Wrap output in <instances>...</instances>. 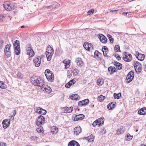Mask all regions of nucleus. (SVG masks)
I'll return each instance as SVG.
<instances>
[{
  "label": "nucleus",
  "instance_id": "f257e3e1",
  "mask_svg": "<svg viewBox=\"0 0 146 146\" xmlns=\"http://www.w3.org/2000/svg\"><path fill=\"white\" fill-rule=\"evenodd\" d=\"M31 82L35 86H36L40 87L41 90L44 91L49 93L51 92L50 88L46 85L44 84L42 80L40 78L33 76L31 77Z\"/></svg>",
  "mask_w": 146,
  "mask_h": 146
},
{
  "label": "nucleus",
  "instance_id": "f03ea898",
  "mask_svg": "<svg viewBox=\"0 0 146 146\" xmlns=\"http://www.w3.org/2000/svg\"><path fill=\"white\" fill-rule=\"evenodd\" d=\"M45 74L48 81L52 82L54 80V75L52 72L49 69L45 70Z\"/></svg>",
  "mask_w": 146,
  "mask_h": 146
},
{
  "label": "nucleus",
  "instance_id": "7ed1b4c3",
  "mask_svg": "<svg viewBox=\"0 0 146 146\" xmlns=\"http://www.w3.org/2000/svg\"><path fill=\"white\" fill-rule=\"evenodd\" d=\"M45 119L44 117L42 115L38 117L37 120L36 122V124L38 126H41L44 123Z\"/></svg>",
  "mask_w": 146,
  "mask_h": 146
},
{
  "label": "nucleus",
  "instance_id": "20e7f679",
  "mask_svg": "<svg viewBox=\"0 0 146 146\" xmlns=\"http://www.w3.org/2000/svg\"><path fill=\"white\" fill-rule=\"evenodd\" d=\"M134 77V72L133 71H131L129 72L127 75L126 79L127 83H129L131 82Z\"/></svg>",
  "mask_w": 146,
  "mask_h": 146
},
{
  "label": "nucleus",
  "instance_id": "39448f33",
  "mask_svg": "<svg viewBox=\"0 0 146 146\" xmlns=\"http://www.w3.org/2000/svg\"><path fill=\"white\" fill-rule=\"evenodd\" d=\"M11 45L10 44H7L5 46L4 52L6 56L8 57H10L11 55L10 47Z\"/></svg>",
  "mask_w": 146,
  "mask_h": 146
},
{
  "label": "nucleus",
  "instance_id": "423d86ee",
  "mask_svg": "<svg viewBox=\"0 0 146 146\" xmlns=\"http://www.w3.org/2000/svg\"><path fill=\"white\" fill-rule=\"evenodd\" d=\"M85 117L83 114L74 115L72 117V120L74 121L81 120L83 119Z\"/></svg>",
  "mask_w": 146,
  "mask_h": 146
},
{
  "label": "nucleus",
  "instance_id": "0eeeda50",
  "mask_svg": "<svg viewBox=\"0 0 146 146\" xmlns=\"http://www.w3.org/2000/svg\"><path fill=\"white\" fill-rule=\"evenodd\" d=\"M27 54L30 57H32L34 55L35 53L32 49V46L29 44L26 47Z\"/></svg>",
  "mask_w": 146,
  "mask_h": 146
},
{
  "label": "nucleus",
  "instance_id": "6e6552de",
  "mask_svg": "<svg viewBox=\"0 0 146 146\" xmlns=\"http://www.w3.org/2000/svg\"><path fill=\"white\" fill-rule=\"evenodd\" d=\"M3 7L6 10L8 11H10L13 8L14 9V6L12 4L7 2L4 4Z\"/></svg>",
  "mask_w": 146,
  "mask_h": 146
},
{
  "label": "nucleus",
  "instance_id": "1a4fd4ad",
  "mask_svg": "<svg viewBox=\"0 0 146 146\" xmlns=\"http://www.w3.org/2000/svg\"><path fill=\"white\" fill-rule=\"evenodd\" d=\"M41 58L40 57H35L33 60L34 63L36 67H39L41 63Z\"/></svg>",
  "mask_w": 146,
  "mask_h": 146
},
{
  "label": "nucleus",
  "instance_id": "9d476101",
  "mask_svg": "<svg viewBox=\"0 0 146 146\" xmlns=\"http://www.w3.org/2000/svg\"><path fill=\"white\" fill-rule=\"evenodd\" d=\"M11 120L10 119H5L2 122L3 127L4 129H6L8 127L10 123Z\"/></svg>",
  "mask_w": 146,
  "mask_h": 146
},
{
  "label": "nucleus",
  "instance_id": "9b49d317",
  "mask_svg": "<svg viewBox=\"0 0 146 146\" xmlns=\"http://www.w3.org/2000/svg\"><path fill=\"white\" fill-rule=\"evenodd\" d=\"M89 100L88 99H87L79 102L78 105V106L80 107L85 106L89 103Z\"/></svg>",
  "mask_w": 146,
  "mask_h": 146
},
{
  "label": "nucleus",
  "instance_id": "f8f14e48",
  "mask_svg": "<svg viewBox=\"0 0 146 146\" xmlns=\"http://www.w3.org/2000/svg\"><path fill=\"white\" fill-rule=\"evenodd\" d=\"M123 58L125 61L127 62H130L132 59V55L131 54H127V53H125Z\"/></svg>",
  "mask_w": 146,
  "mask_h": 146
},
{
  "label": "nucleus",
  "instance_id": "ddd939ff",
  "mask_svg": "<svg viewBox=\"0 0 146 146\" xmlns=\"http://www.w3.org/2000/svg\"><path fill=\"white\" fill-rule=\"evenodd\" d=\"M136 58L139 60H143L145 57L144 54H141L138 52H136Z\"/></svg>",
  "mask_w": 146,
  "mask_h": 146
},
{
  "label": "nucleus",
  "instance_id": "4468645a",
  "mask_svg": "<svg viewBox=\"0 0 146 146\" xmlns=\"http://www.w3.org/2000/svg\"><path fill=\"white\" fill-rule=\"evenodd\" d=\"M75 62L77 65L79 67L82 66L84 64V62L80 58H76V59Z\"/></svg>",
  "mask_w": 146,
  "mask_h": 146
},
{
  "label": "nucleus",
  "instance_id": "2eb2a0df",
  "mask_svg": "<svg viewBox=\"0 0 146 146\" xmlns=\"http://www.w3.org/2000/svg\"><path fill=\"white\" fill-rule=\"evenodd\" d=\"M99 38L101 42L104 43H105L107 42V38L102 34H100L99 35Z\"/></svg>",
  "mask_w": 146,
  "mask_h": 146
},
{
  "label": "nucleus",
  "instance_id": "dca6fc26",
  "mask_svg": "<svg viewBox=\"0 0 146 146\" xmlns=\"http://www.w3.org/2000/svg\"><path fill=\"white\" fill-rule=\"evenodd\" d=\"M68 146H80L79 143L76 141L72 140L68 144Z\"/></svg>",
  "mask_w": 146,
  "mask_h": 146
},
{
  "label": "nucleus",
  "instance_id": "f3484780",
  "mask_svg": "<svg viewBox=\"0 0 146 146\" xmlns=\"http://www.w3.org/2000/svg\"><path fill=\"white\" fill-rule=\"evenodd\" d=\"M125 129L124 127L122 126L118 128L117 130V134L118 135L122 134L124 132Z\"/></svg>",
  "mask_w": 146,
  "mask_h": 146
},
{
  "label": "nucleus",
  "instance_id": "a211bd4d",
  "mask_svg": "<svg viewBox=\"0 0 146 146\" xmlns=\"http://www.w3.org/2000/svg\"><path fill=\"white\" fill-rule=\"evenodd\" d=\"M62 62L65 64V68L67 69L70 67V60L65 59Z\"/></svg>",
  "mask_w": 146,
  "mask_h": 146
},
{
  "label": "nucleus",
  "instance_id": "6ab92c4d",
  "mask_svg": "<svg viewBox=\"0 0 146 146\" xmlns=\"http://www.w3.org/2000/svg\"><path fill=\"white\" fill-rule=\"evenodd\" d=\"M102 54L98 50H95L94 52V57L98 60L100 59Z\"/></svg>",
  "mask_w": 146,
  "mask_h": 146
},
{
  "label": "nucleus",
  "instance_id": "aec40b11",
  "mask_svg": "<svg viewBox=\"0 0 146 146\" xmlns=\"http://www.w3.org/2000/svg\"><path fill=\"white\" fill-rule=\"evenodd\" d=\"M138 113L140 115H145L146 114V108L143 107L141 109L138 111Z\"/></svg>",
  "mask_w": 146,
  "mask_h": 146
},
{
  "label": "nucleus",
  "instance_id": "412c9836",
  "mask_svg": "<svg viewBox=\"0 0 146 146\" xmlns=\"http://www.w3.org/2000/svg\"><path fill=\"white\" fill-rule=\"evenodd\" d=\"M81 127L80 126H78L74 129V133L77 135L79 134L82 131Z\"/></svg>",
  "mask_w": 146,
  "mask_h": 146
},
{
  "label": "nucleus",
  "instance_id": "4be33fe9",
  "mask_svg": "<svg viewBox=\"0 0 146 146\" xmlns=\"http://www.w3.org/2000/svg\"><path fill=\"white\" fill-rule=\"evenodd\" d=\"M58 129L56 126H53L51 128V132L52 134H56L58 132Z\"/></svg>",
  "mask_w": 146,
  "mask_h": 146
},
{
  "label": "nucleus",
  "instance_id": "5701e85b",
  "mask_svg": "<svg viewBox=\"0 0 146 146\" xmlns=\"http://www.w3.org/2000/svg\"><path fill=\"white\" fill-rule=\"evenodd\" d=\"M63 109L64 110V113H71L73 110V107H71L70 108H68L66 107H64Z\"/></svg>",
  "mask_w": 146,
  "mask_h": 146
},
{
  "label": "nucleus",
  "instance_id": "b1692460",
  "mask_svg": "<svg viewBox=\"0 0 146 146\" xmlns=\"http://www.w3.org/2000/svg\"><path fill=\"white\" fill-rule=\"evenodd\" d=\"M53 52H46V55L48 61H49L51 60L52 56L53 55Z\"/></svg>",
  "mask_w": 146,
  "mask_h": 146
},
{
  "label": "nucleus",
  "instance_id": "393cba45",
  "mask_svg": "<svg viewBox=\"0 0 146 146\" xmlns=\"http://www.w3.org/2000/svg\"><path fill=\"white\" fill-rule=\"evenodd\" d=\"M114 65L116 67V68L118 70L121 69L122 68V65L121 64L117 62L114 61L113 62Z\"/></svg>",
  "mask_w": 146,
  "mask_h": 146
},
{
  "label": "nucleus",
  "instance_id": "a878e982",
  "mask_svg": "<svg viewBox=\"0 0 146 146\" xmlns=\"http://www.w3.org/2000/svg\"><path fill=\"white\" fill-rule=\"evenodd\" d=\"M116 103L114 102L110 103L107 106L108 109L109 110H111L115 107Z\"/></svg>",
  "mask_w": 146,
  "mask_h": 146
},
{
  "label": "nucleus",
  "instance_id": "bb28decb",
  "mask_svg": "<svg viewBox=\"0 0 146 146\" xmlns=\"http://www.w3.org/2000/svg\"><path fill=\"white\" fill-rule=\"evenodd\" d=\"M70 98L72 100H78L80 99V97L77 94H74L72 95Z\"/></svg>",
  "mask_w": 146,
  "mask_h": 146
},
{
  "label": "nucleus",
  "instance_id": "cd10ccee",
  "mask_svg": "<svg viewBox=\"0 0 146 146\" xmlns=\"http://www.w3.org/2000/svg\"><path fill=\"white\" fill-rule=\"evenodd\" d=\"M104 119L100 118L96 120V122H97L98 125H102L104 124Z\"/></svg>",
  "mask_w": 146,
  "mask_h": 146
},
{
  "label": "nucleus",
  "instance_id": "c85d7f7f",
  "mask_svg": "<svg viewBox=\"0 0 146 146\" xmlns=\"http://www.w3.org/2000/svg\"><path fill=\"white\" fill-rule=\"evenodd\" d=\"M7 88V85L2 81H0V88L3 89H5Z\"/></svg>",
  "mask_w": 146,
  "mask_h": 146
},
{
  "label": "nucleus",
  "instance_id": "c756f323",
  "mask_svg": "<svg viewBox=\"0 0 146 146\" xmlns=\"http://www.w3.org/2000/svg\"><path fill=\"white\" fill-rule=\"evenodd\" d=\"M14 49H16L20 47L19 42L18 40L15 41L13 44Z\"/></svg>",
  "mask_w": 146,
  "mask_h": 146
},
{
  "label": "nucleus",
  "instance_id": "7c9ffc66",
  "mask_svg": "<svg viewBox=\"0 0 146 146\" xmlns=\"http://www.w3.org/2000/svg\"><path fill=\"white\" fill-rule=\"evenodd\" d=\"M104 83L103 80L102 78H99L97 80V83L99 86H101Z\"/></svg>",
  "mask_w": 146,
  "mask_h": 146
},
{
  "label": "nucleus",
  "instance_id": "2f4dec72",
  "mask_svg": "<svg viewBox=\"0 0 146 146\" xmlns=\"http://www.w3.org/2000/svg\"><path fill=\"white\" fill-rule=\"evenodd\" d=\"M133 136L131 135L129 133L126 134L125 137V140L126 141H129L132 139Z\"/></svg>",
  "mask_w": 146,
  "mask_h": 146
},
{
  "label": "nucleus",
  "instance_id": "473e14b6",
  "mask_svg": "<svg viewBox=\"0 0 146 146\" xmlns=\"http://www.w3.org/2000/svg\"><path fill=\"white\" fill-rule=\"evenodd\" d=\"M88 49L87 50L89 51H92L94 50V47L92 45L91 43L88 42Z\"/></svg>",
  "mask_w": 146,
  "mask_h": 146
},
{
  "label": "nucleus",
  "instance_id": "72a5a7b5",
  "mask_svg": "<svg viewBox=\"0 0 146 146\" xmlns=\"http://www.w3.org/2000/svg\"><path fill=\"white\" fill-rule=\"evenodd\" d=\"M39 112H40L38 113L42 115H44L46 113V111L39 107Z\"/></svg>",
  "mask_w": 146,
  "mask_h": 146
},
{
  "label": "nucleus",
  "instance_id": "f704fd0d",
  "mask_svg": "<svg viewBox=\"0 0 146 146\" xmlns=\"http://www.w3.org/2000/svg\"><path fill=\"white\" fill-rule=\"evenodd\" d=\"M17 76L19 79L22 80L23 78V75L22 73L19 72L17 74Z\"/></svg>",
  "mask_w": 146,
  "mask_h": 146
},
{
  "label": "nucleus",
  "instance_id": "c9c22d12",
  "mask_svg": "<svg viewBox=\"0 0 146 146\" xmlns=\"http://www.w3.org/2000/svg\"><path fill=\"white\" fill-rule=\"evenodd\" d=\"M94 137L92 135H90L87 137L86 139L89 142L93 141L94 140Z\"/></svg>",
  "mask_w": 146,
  "mask_h": 146
},
{
  "label": "nucleus",
  "instance_id": "e433bc0d",
  "mask_svg": "<svg viewBox=\"0 0 146 146\" xmlns=\"http://www.w3.org/2000/svg\"><path fill=\"white\" fill-rule=\"evenodd\" d=\"M116 70L115 68L114 67H110L108 68V71L111 73L115 72Z\"/></svg>",
  "mask_w": 146,
  "mask_h": 146
},
{
  "label": "nucleus",
  "instance_id": "4c0bfd02",
  "mask_svg": "<svg viewBox=\"0 0 146 146\" xmlns=\"http://www.w3.org/2000/svg\"><path fill=\"white\" fill-rule=\"evenodd\" d=\"M136 71V73L137 74H139L141 72L142 70V66H139L137 68H135Z\"/></svg>",
  "mask_w": 146,
  "mask_h": 146
},
{
  "label": "nucleus",
  "instance_id": "58836bf2",
  "mask_svg": "<svg viewBox=\"0 0 146 146\" xmlns=\"http://www.w3.org/2000/svg\"><path fill=\"white\" fill-rule=\"evenodd\" d=\"M105 98V96L102 95H101L98 96V100L100 102H102Z\"/></svg>",
  "mask_w": 146,
  "mask_h": 146
},
{
  "label": "nucleus",
  "instance_id": "ea45409f",
  "mask_svg": "<svg viewBox=\"0 0 146 146\" xmlns=\"http://www.w3.org/2000/svg\"><path fill=\"white\" fill-rule=\"evenodd\" d=\"M134 63H135L134 65V67L135 68H137L139 66H142V65L138 62L135 61H134Z\"/></svg>",
  "mask_w": 146,
  "mask_h": 146
},
{
  "label": "nucleus",
  "instance_id": "a19ab883",
  "mask_svg": "<svg viewBox=\"0 0 146 146\" xmlns=\"http://www.w3.org/2000/svg\"><path fill=\"white\" fill-rule=\"evenodd\" d=\"M15 52V54L17 55H19L20 54V47L17 48L16 49H14Z\"/></svg>",
  "mask_w": 146,
  "mask_h": 146
},
{
  "label": "nucleus",
  "instance_id": "79ce46f5",
  "mask_svg": "<svg viewBox=\"0 0 146 146\" xmlns=\"http://www.w3.org/2000/svg\"><path fill=\"white\" fill-rule=\"evenodd\" d=\"M121 96V94L120 93H119L117 94L114 93L113 94L114 98L115 99H119L120 98Z\"/></svg>",
  "mask_w": 146,
  "mask_h": 146
},
{
  "label": "nucleus",
  "instance_id": "37998d69",
  "mask_svg": "<svg viewBox=\"0 0 146 146\" xmlns=\"http://www.w3.org/2000/svg\"><path fill=\"white\" fill-rule=\"evenodd\" d=\"M114 49L115 51L116 52H118L119 51H120L119 46L118 45H115L114 47Z\"/></svg>",
  "mask_w": 146,
  "mask_h": 146
},
{
  "label": "nucleus",
  "instance_id": "c03bdc74",
  "mask_svg": "<svg viewBox=\"0 0 146 146\" xmlns=\"http://www.w3.org/2000/svg\"><path fill=\"white\" fill-rule=\"evenodd\" d=\"M73 72L74 75V76H76L78 74L79 71L78 69H75L74 70Z\"/></svg>",
  "mask_w": 146,
  "mask_h": 146
},
{
  "label": "nucleus",
  "instance_id": "a18cd8bd",
  "mask_svg": "<svg viewBox=\"0 0 146 146\" xmlns=\"http://www.w3.org/2000/svg\"><path fill=\"white\" fill-rule=\"evenodd\" d=\"M4 43V41L3 40H0V48L2 49L3 46V44Z\"/></svg>",
  "mask_w": 146,
  "mask_h": 146
},
{
  "label": "nucleus",
  "instance_id": "49530a36",
  "mask_svg": "<svg viewBox=\"0 0 146 146\" xmlns=\"http://www.w3.org/2000/svg\"><path fill=\"white\" fill-rule=\"evenodd\" d=\"M45 9H47L48 11H50L53 9V7L52 6H46L45 7Z\"/></svg>",
  "mask_w": 146,
  "mask_h": 146
},
{
  "label": "nucleus",
  "instance_id": "de8ad7c7",
  "mask_svg": "<svg viewBox=\"0 0 146 146\" xmlns=\"http://www.w3.org/2000/svg\"><path fill=\"white\" fill-rule=\"evenodd\" d=\"M39 109H40L39 107H36L35 108L34 110H35V112L38 113H40V112H39Z\"/></svg>",
  "mask_w": 146,
  "mask_h": 146
},
{
  "label": "nucleus",
  "instance_id": "09e8293b",
  "mask_svg": "<svg viewBox=\"0 0 146 146\" xmlns=\"http://www.w3.org/2000/svg\"><path fill=\"white\" fill-rule=\"evenodd\" d=\"M88 42H85L84 43V47L85 49L87 50V49H88Z\"/></svg>",
  "mask_w": 146,
  "mask_h": 146
},
{
  "label": "nucleus",
  "instance_id": "8fccbe9b",
  "mask_svg": "<svg viewBox=\"0 0 146 146\" xmlns=\"http://www.w3.org/2000/svg\"><path fill=\"white\" fill-rule=\"evenodd\" d=\"M94 11V10L93 9H91L89 10L87 12V13L89 15H91L92 14H93Z\"/></svg>",
  "mask_w": 146,
  "mask_h": 146
},
{
  "label": "nucleus",
  "instance_id": "3c124183",
  "mask_svg": "<svg viewBox=\"0 0 146 146\" xmlns=\"http://www.w3.org/2000/svg\"><path fill=\"white\" fill-rule=\"evenodd\" d=\"M72 85V83H70V82H68L65 85V87L67 88H69L70 86Z\"/></svg>",
  "mask_w": 146,
  "mask_h": 146
},
{
  "label": "nucleus",
  "instance_id": "603ef678",
  "mask_svg": "<svg viewBox=\"0 0 146 146\" xmlns=\"http://www.w3.org/2000/svg\"><path fill=\"white\" fill-rule=\"evenodd\" d=\"M5 17L3 15L0 14V21H3Z\"/></svg>",
  "mask_w": 146,
  "mask_h": 146
},
{
  "label": "nucleus",
  "instance_id": "864d4df0",
  "mask_svg": "<svg viewBox=\"0 0 146 146\" xmlns=\"http://www.w3.org/2000/svg\"><path fill=\"white\" fill-rule=\"evenodd\" d=\"M41 126H40V127L37 128L36 129L37 131L38 132L40 133L43 130L42 127H41Z\"/></svg>",
  "mask_w": 146,
  "mask_h": 146
},
{
  "label": "nucleus",
  "instance_id": "5fc2aeb1",
  "mask_svg": "<svg viewBox=\"0 0 146 146\" xmlns=\"http://www.w3.org/2000/svg\"><path fill=\"white\" fill-rule=\"evenodd\" d=\"M47 50H48L46 51V52H52L53 54H54V50L53 48H52L49 49V48H48V49H47Z\"/></svg>",
  "mask_w": 146,
  "mask_h": 146
},
{
  "label": "nucleus",
  "instance_id": "6e6d98bb",
  "mask_svg": "<svg viewBox=\"0 0 146 146\" xmlns=\"http://www.w3.org/2000/svg\"><path fill=\"white\" fill-rule=\"evenodd\" d=\"M102 52L104 51H106L107 52H108V49L107 47L106 46H104L102 47Z\"/></svg>",
  "mask_w": 146,
  "mask_h": 146
},
{
  "label": "nucleus",
  "instance_id": "4d7b16f0",
  "mask_svg": "<svg viewBox=\"0 0 146 146\" xmlns=\"http://www.w3.org/2000/svg\"><path fill=\"white\" fill-rule=\"evenodd\" d=\"M76 82V79H74L72 80H70L69 82H70V83H72V84H74Z\"/></svg>",
  "mask_w": 146,
  "mask_h": 146
},
{
  "label": "nucleus",
  "instance_id": "13d9d810",
  "mask_svg": "<svg viewBox=\"0 0 146 146\" xmlns=\"http://www.w3.org/2000/svg\"><path fill=\"white\" fill-rule=\"evenodd\" d=\"M115 57L117 58V59L118 60H120L121 59V58L119 56V55L118 54H116L115 55Z\"/></svg>",
  "mask_w": 146,
  "mask_h": 146
},
{
  "label": "nucleus",
  "instance_id": "bf43d9fd",
  "mask_svg": "<svg viewBox=\"0 0 146 146\" xmlns=\"http://www.w3.org/2000/svg\"><path fill=\"white\" fill-rule=\"evenodd\" d=\"M0 146H7L6 144L3 142H0Z\"/></svg>",
  "mask_w": 146,
  "mask_h": 146
},
{
  "label": "nucleus",
  "instance_id": "052dcab7",
  "mask_svg": "<svg viewBox=\"0 0 146 146\" xmlns=\"http://www.w3.org/2000/svg\"><path fill=\"white\" fill-rule=\"evenodd\" d=\"M103 52L104 56L106 57L108 56L107 53L108 52H107L106 51H103Z\"/></svg>",
  "mask_w": 146,
  "mask_h": 146
},
{
  "label": "nucleus",
  "instance_id": "680f3d73",
  "mask_svg": "<svg viewBox=\"0 0 146 146\" xmlns=\"http://www.w3.org/2000/svg\"><path fill=\"white\" fill-rule=\"evenodd\" d=\"M37 138V137L35 136H31V139L33 140H36Z\"/></svg>",
  "mask_w": 146,
  "mask_h": 146
},
{
  "label": "nucleus",
  "instance_id": "e2e57ef3",
  "mask_svg": "<svg viewBox=\"0 0 146 146\" xmlns=\"http://www.w3.org/2000/svg\"><path fill=\"white\" fill-rule=\"evenodd\" d=\"M92 125L94 126H96L97 125H98L97 122H96V120L92 124Z\"/></svg>",
  "mask_w": 146,
  "mask_h": 146
},
{
  "label": "nucleus",
  "instance_id": "0e129e2a",
  "mask_svg": "<svg viewBox=\"0 0 146 146\" xmlns=\"http://www.w3.org/2000/svg\"><path fill=\"white\" fill-rule=\"evenodd\" d=\"M144 67V69L145 71H146V61L144 62V64H143Z\"/></svg>",
  "mask_w": 146,
  "mask_h": 146
},
{
  "label": "nucleus",
  "instance_id": "69168bd1",
  "mask_svg": "<svg viewBox=\"0 0 146 146\" xmlns=\"http://www.w3.org/2000/svg\"><path fill=\"white\" fill-rule=\"evenodd\" d=\"M110 42L111 43H113V39L112 38H111L109 39Z\"/></svg>",
  "mask_w": 146,
  "mask_h": 146
},
{
  "label": "nucleus",
  "instance_id": "338daca9",
  "mask_svg": "<svg viewBox=\"0 0 146 146\" xmlns=\"http://www.w3.org/2000/svg\"><path fill=\"white\" fill-rule=\"evenodd\" d=\"M107 36H108V38H109V39H110L112 38L111 36L110 35H109V34Z\"/></svg>",
  "mask_w": 146,
  "mask_h": 146
},
{
  "label": "nucleus",
  "instance_id": "774afa93",
  "mask_svg": "<svg viewBox=\"0 0 146 146\" xmlns=\"http://www.w3.org/2000/svg\"><path fill=\"white\" fill-rule=\"evenodd\" d=\"M13 111H14V112L13 113V116L14 117V116L16 114V110H14Z\"/></svg>",
  "mask_w": 146,
  "mask_h": 146
}]
</instances>
